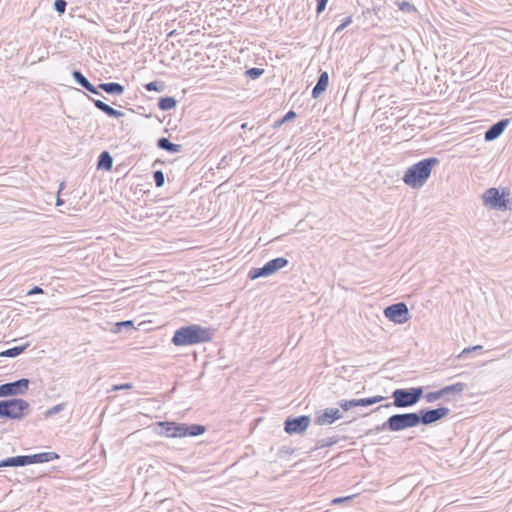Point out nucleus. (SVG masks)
<instances>
[{
    "label": "nucleus",
    "instance_id": "nucleus-1",
    "mask_svg": "<svg viewBox=\"0 0 512 512\" xmlns=\"http://www.w3.org/2000/svg\"><path fill=\"white\" fill-rule=\"evenodd\" d=\"M214 330L198 324H190L178 328L171 339L175 346H190L206 343L212 340Z\"/></svg>",
    "mask_w": 512,
    "mask_h": 512
},
{
    "label": "nucleus",
    "instance_id": "nucleus-2",
    "mask_svg": "<svg viewBox=\"0 0 512 512\" xmlns=\"http://www.w3.org/2000/svg\"><path fill=\"white\" fill-rule=\"evenodd\" d=\"M437 164H439V159L436 157L426 158L413 164L406 170L403 182L411 188L422 187Z\"/></svg>",
    "mask_w": 512,
    "mask_h": 512
},
{
    "label": "nucleus",
    "instance_id": "nucleus-3",
    "mask_svg": "<svg viewBox=\"0 0 512 512\" xmlns=\"http://www.w3.org/2000/svg\"><path fill=\"white\" fill-rule=\"evenodd\" d=\"M161 434L170 438H182L186 436L196 437L205 433L206 427L201 424H186L173 421L158 422Z\"/></svg>",
    "mask_w": 512,
    "mask_h": 512
},
{
    "label": "nucleus",
    "instance_id": "nucleus-4",
    "mask_svg": "<svg viewBox=\"0 0 512 512\" xmlns=\"http://www.w3.org/2000/svg\"><path fill=\"white\" fill-rule=\"evenodd\" d=\"M418 426V416L416 412L400 413L391 415L384 423L377 425L373 431L379 433L382 431L399 432L408 428Z\"/></svg>",
    "mask_w": 512,
    "mask_h": 512
},
{
    "label": "nucleus",
    "instance_id": "nucleus-5",
    "mask_svg": "<svg viewBox=\"0 0 512 512\" xmlns=\"http://www.w3.org/2000/svg\"><path fill=\"white\" fill-rule=\"evenodd\" d=\"M423 387L399 388L392 392L393 403H388L383 407L394 405L397 408L411 407L417 404L423 396ZM382 406L377 407L374 411H378Z\"/></svg>",
    "mask_w": 512,
    "mask_h": 512
},
{
    "label": "nucleus",
    "instance_id": "nucleus-6",
    "mask_svg": "<svg viewBox=\"0 0 512 512\" xmlns=\"http://www.w3.org/2000/svg\"><path fill=\"white\" fill-rule=\"evenodd\" d=\"M30 410L29 403L21 398L0 400V418L22 420Z\"/></svg>",
    "mask_w": 512,
    "mask_h": 512
},
{
    "label": "nucleus",
    "instance_id": "nucleus-7",
    "mask_svg": "<svg viewBox=\"0 0 512 512\" xmlns=\"http://www.w3.org/2000/svg\"><path fill=\"white\" fill-rule=\"evenodd\" d=\"M287 265L288 259L284 257H277L268 261L262 267L252 268L249 271L248 276L252 280L258 279L260 277H268L275 274L276 272H278L280 269L284 268Z\"/></svg>",
    "mask_w": 512,
    "mask_h": 512
},
{
    "label": "nucleus",
    "instance_id": "nucleus-8",
    "mask_svg": "<svg viewBox=\"0 0 512 512\" xmlns=\"http://www.w3.org/2000/svg\"><path fill=\"white\" fill-rule=\"evenodd\" d=\"M384 315L396 324H404L409 319V310L404 302H398L387 306L384 309Z\"/></svg>",
    "mask_w": 512,
    "mask_h": 512
},
{
    "label": "nucleus",
    "instance_id": "nucleus-9",
    "mask_svg": "<svg viewBox=\"0 0 512 512\" xmlns=\"http://www.w3.org/2000/svg\"><path fill=\"white\" fill-rule=\"evenodd\" d=\"M449 413L450 409L448 407H438L435 409H421L419 410V412H416L418 416V425H430L446 417Z\"/></svg>",
    "mask_w": 512,
    "mask_h": 512
},
{
    "label": "nucleus",
    "instance_id": "nucleus-10",
    "mask_svg": "<svg viewBox=\"0 0 512 512\" xmlns=\"http://www.w3.org/2000/svg\"><path fill=\"white\" fill-rule=\"evenodd\" d=\"M483 204L486 207L496 210L507 209V199L503 194H500L497 188H489L482 195Z\"/></svg>",
    "mask_w": 512,
    "mask_h": 512
},
{
    "label": "nucleus",
    "instance_id": "nucleus-11",
    "mask_svg": "<svg viewBox=\"0 0 512 512\" xmlns=\"http://www.w3.org/2000/svg\"><path fill=\"white\" fill-rule=\"evenodd\" d=\"M29 387V380L21 378L14 382H8L0 385V398L22 395Z\"/></svg>",
    "mask_w": 512,
    "mask_h": 512
},
{
    "label": "nucleus",
    "instance_id": "nucleus-12",
    "mask_svg": "<svg viewBox=\"0 0 512 512\" xmlns=\"http://www.w3.org/2000/svg\"><path fill=\"white\" fill-rule=\"evenodd\" d=\"M342 413L337 408H327L323 411L317 413L314 422L317 425L323 426V425H330L334 423L336 420H339L342 418Z\"/></svg>",
    "mask_w": 512,
    "mask_h": 512
},
{
    "label": "nucleus",
    "instance_id": "nucleus-13",
    "mask_svg": "<svg viewBox=\"0 0 512 512\" xmlns=\"http://www.w3.org/2000/svg\"><path fill=\"white\" fill-rule=\"evenodd\" d=\"M509 123V119H501L494 123L485 131L484 139L486 141H493L497 139L504 132Z\"/></svg>",
    "mask_w": 512,
    "mask_h": 512
},
{
    "label": "nucleus",
    "instance_id": "nucleus-14",
    "mask_svg": "<svg viewBox=\"0 0 512 512\" xmlns=\"http://www.w3.org/2000/svg\"><path fill=\"white\" fill-rule=\"evenodd\" d=\"M25 456V464H36V463H46L50 462L54 459H58L59 455L55 452H42L32 455H24Z\"/></svg>",
    "mask_w": 512,
    "mask_h": 512
},
{
    "label": "nucleus",
    "instance_id": "nucleus-15",
    "mask_svg": "<svg viewBox=\"0 0 512 512\" xmlns=\"http://www.w3.org/2000/svg\"><path fill=\"white\" fill-rule=\"evenodd\" d=\"M310 421V417L306 415L290 418V434L304 432L308 428Z\"/></svg>",
    "mask_w": 512,
    "mask_h": 512
},
{
    "label": "nucleus",
    "instance_id": "nucleus-16",
    "mask_svg": "<svg viewBox=\"0 0 512 512\" xmlns=\"http://www.w3.org/2000/svg\"><path fill=\"white\" fill-rule=\"evenodd\" d=\"M72 77L74 81L81 87L85 88L87 91H89L92 94L100 95L98 88L91 84L89 80L82 74L79 70H73L72 71Z\"/></svg>",
    "mask_w": 512,
    "mask_h": 512
},
{
    "label": "nucleus",
    "instance_id": "nucleus-17",
    "mask_svg": "<svg viewBox=\"0 0 512 512\" xmlns=\"http://www.w3.org/2000/svg\"><path fill=\"white\" fill-rule=\"evenodd\" d=\"M329 83V75L326 71L322 72L317 80L316 85L312 89V97L318 98L324 91H326Z\"/></svg>",
    "mask_w": 512,
    "mask_h": 512
},
{
    "label": "nucleus",
    "instance_id": "nucleus-18",
    "mask_svg": "<svg viewBox=\"0 0 512 512\" xmlns=\"http://www.w3.org/2000/svg\"><path fill=\"white\" fill-rule=\"evenodd\" d=\"M91 100L93 101V103H94L96 108H98L100 111H102L103 113H105L109 117L120 118V117L124 116L123 112L114 109L113 107H111L110 105L106 104L102 100L92 99V98H91Z\"/></svg>",
    "mask_w": 512,
    "mask_h": 512
},
{
    "label": "nucleus",
    "instance_id": "nucleus-19",
    "mask_svg": "<svg viewBox=\"0 0 512 512\" xmlns=\"http://www.w3.org/2000/svg\"><path fill=\"white\" fill-rule=\"evenodd\" d=\"M97 88L110 95H122L125 91L124 86L117 82L100 83Z\"/></svg>",
    "mask_w": 512,
    "mask_h": 512
},
{
    "label": "nucleus",
    "instance_id": "nucleus-20",
    "mask_svg": "<svg viewBox=\"0 0 512 512\" xmlns=\"http://www.w3.org/2000/svg\"><path fill=\"white\" fill-rule=\"evenodd\" d=\"M157 147L169 153H179L182 149L180 144L172 143L168 138L161 137L157 140Z\"/></svg>",
    "mask_w": 512,
    "mask_h": 512
},
{
    "label": "nucleus",
    "instance_id": "nucleus-21",
    "mask_svg": "<svg viewBox=\"0 0 512 512\" xmlns=\"http://www.w3.org/2000/svg\"><path fill=\"white\" fill-rule=\"evenodd\" d=\"M113 166V158L108 151H103L100 153L97 161V168L104 170H111Z\"/></svg>",
    "mask_w": 512,
    "mask_h": 512
},
{
    "label": "nucleus",
    "instance_id": "nucleus-22",
    "mask_svg": "<svg viewBox=\"0 0 512 512\" xmlns=\"http://www.w3.org/2000/svg\"><path fill=\"white\" fill-rule=\"evenodd\" d=\"M22 466H26L24 455L9 457V458H6V459L0 461V468H2V467H22Z\"/></svg>",
    "mask_w": 512,
    "mask_h": 512
},
{
    "label": "nucleus",
    "instance_id": "nucleus-23",
    "mask_svg": "<svg viewBox=\"0 0 512 512\" xmlns=\"http://www.w3.org/2000/svg\"><path fill=\"white\" fill-rule=\"evenodd\" d=\"M466 388V384L462 382H457L452 385L445 386L441 388V392L443 397L451 394H461Z\"/></svg>",
    "mask_w": 512,
    "mask_h": 512
},
{
    "label": "nucleus",
    "instance_id": "nucleus-24",
    "mask_svg": "<svg viewBox=\"0 0 512 512\" xmlns=\"http://www.w3.org/2000/svg\"><path fill=\"white\" fill-rule=\"evenodd\" d=\"M177 100L171 96L161 97L158 101V108L162 111H168L175 108Z\"/></svg>",
    "mask_w": 512,
    "mask_h": 512
},
{
    "label": "nucleus",
    "instance_id": "nucleus-25",
    "mask_svg": "<svg viewBox=\"0 0 512 512\" xmlns=\"http://www.w3.org/2000/svg\"><path fill=\"white\" fill-rule=\"evenodd\" d=\"M384 400V397L381 395L368 397V398H362V399H355V405L356 407L362 406L367 407L376 403H379Z\"/></svg>",
    "mask_w": 512,
    "mask_h": 512
},
{
    "label": "nucleus",
    "instance_id": "nucleus-26",
    "mask_svg": "<svg viewBox=\"0 0 512 512\" xmlns=\"http://www.w3.org/2000/svg\"><path fill=\"white\" fill-rule=\"evenodd\" d=\"M29 346L28 343L24 344V345H21V346H14L12 348H9L3 352L0 353V356H3V357H10V358H13V357H16L18 355H20L22 352L25 351V349Z\"/></svg>",
    "mask_w": 512,
    "mask_h": 512
},
{
    "label": "nucleus",
    "instance_id": "nucleus-27",
    "mask_svg": "<svg viewBox=\"0 0 512 512\" xmlns=\"http://www.w3.org/2000/svg\"><path fill=\"white\" fill-rule=\"evenodd\" d=\"M66 408V403L57 404L49 409H47L44 413L45 418L52 417L60 412H62Z\"/></svg>",
    "mask_w": 512,
    "mask_h": 512
},
{
    "label": "nucleus",
    "instance_id": "nucleus-28",
    "mask_svg": "<svg viewBox=\"0 0 512 512\" xmlns=\"http://www.w3.org/2000/svg\"><path fill=\"white\" fill-rule=\"evenodd\" d=\"M144 88L147 91H157L162 92L165 88V85L163 82L160 81H152L144 85Z\"/></svg>",
    "mask_w": 512,
    "mask_h": 512
},
{
    "label": "nucleus",
    "instance_id": "nucleus-29",
    "mask_svg": "<svg viewBox=\"0 0 512 512\" xmlns=\"http://www.w3.org/2000/svg\"><path fill=\"white\" fill-rule=\"evenodd\" d=\"M338 437L337 436H333V437H328V438H323V439H320L317 443L318 447L320 448H324V447H330L334 444H336L338 442Z\"/></svg>",
    "mask_w": 512,
    "mask_h": 512
},
{
    "label": "nucleus",
    "instance_id": "nucleus-30",
    "mask_svg": "<svg viewBox=\"0 0 512 512\" xmlns=\"http://www.w3.org/2000/svg\"><path fill=\"white\" fill-rule=\"evenodd\" d=\"M153 179L156 187H162L164 185L165 176L161 170H156L153 172Z\"/></svg>",
    "mask_w": 512,
    "mask_h": 512
},
{
    "label": "nucleus",
    "instance_id": "nucleus-31",
    "mask_svg": "<svg viewBox=\"0 0 512 512\" xmlns=\"http://www.w3.org/2000/svg\"><path fill=\"white\" fill-rule=\"evenodd\" d=\"M264 73V69L253 67L246 71V75L251 79H257Z\"/></svg>",
    "mask_w": 512,
    "mask_h": 512
},
{
    "label": "nucleus",
    "instance_id": "nucleus-32",
    "mask_svg": "<svg viewBox=\"0 0 512 512\" xmlns=\"http://www.w3.org/2000/svg\"><path fill=\"white\" fill-rule=\"evenodd\" d=\"M443 397V394L441 392V389L438 390V391H434V392H429L425 395V400L428 402V403H433L435 401H437L438 399L442 398Z\"/></svg>",
    "mask_w": 512,
    "mask_h": 512
},
{
    "label": "nucleus",
    "instance_id": "nucleus-33",
    "mask_svg": "<svg viewBox=\"0 0 512 512\" xmlns=\"http://www.w3.org/2000/svg\"><path fill=\"white\" fill-rule=\"evenodd\" d=\"M53 6L56 12L63 14L66 10L67 2L65 0H55Z\"/></svg>",
    "mask_w": 512,
    "mask_h": 512
},
{
    "label": "nucleus",
    "instance_id": "nucleus-34",
    "mask_svg": "<svg viewBox=\"0 0 512 512\" xmlns=\"http://www.w3.org/2000/svg\"><path fill=\"white\" fill-rule=\"evenodd\" d=\"M115 332H121L122 329H132L133 328V322L130 320L118 322L115 324Z\"/></svg>",
    "mask_w": 512,
    "mask_h": 512
},
{
    "label": "nucleus",
    "instance_id": "nucleus-35",
    "mask_svg": "<svg viewBox=\"0 0 512 512\" xmlns=\"http://www.w3.org/2000/svg\"><path fill=\"white\" fill-rule=\"evenodd\" d=\"M483 349V346L481 345H476V346H473V347H469V348H465L459 355H458V358L459 359H464L466 358V356L471 353L472 351H480Z\"/></svg>",
    "mask_w": 512,
    "mask_h": 512
},
{
    "label": "nucleus",
    "instance_id": "nucleus-36",
    "mask_svg": "<svg viewBox=\"0 0 512 512\" xmlns=\"http://www.w3.org/2000/svg\"><path fill=\"white\" fill-rule=\"evenodd\" d=\"M339 406L344 410V411H348L354 407H356L355 405V399H351V400H341L339 402Z\"/></svg>",
    "mask_w": 512,
    "mask_h": 512
},
{
    "label": "nucleus",
    "instance_id": "nucleus-37",
    "mask_svg": "<svg viewBox=\"0 0 512 512\" xmlns=\"http://www.w3.org/2000/svg\"><path fill=\"white\" fill-rule=\"evenodd\" d=\"M352 23V17L348 16L346 17L343 22L336 28L335 33H340L343 31L347 26H349Z\"/></svg>",
    "mask_w": 512,
    "mask_h": 512
},
{
    "label": "nucleus",
    "instance_id": "nucleus-38",
    "mask_svg": "<svg viewBox=\"0 0 512 512\" xmlns=\"http://www.w3.org/2000/svg\"><path fill=\"white\" fill-rule=\"evenodd\" d=\"M328 1L329 0H316V2H317V5H316V12H317V14H320V13H322L325 10Z\"/></svg>",
    "mask_w": 512,
    "mask_h": 512
},
{
    "label": "nucleus",
    "instance_id": "nucleus-39",
    "mask_svg": "<svg viewBox=\"0 0 512 512\" xmlns=\"http://www.w3.org/2000/svg\"><path fill=\"white\" fill-rule=\"evenodd\" d=\"M399 9L405 12H411L415 10L414 6L406 1L399 3Z\"/></svg>",
    "mask_w": 512,
    "mask_h": 512
},
{
    "label": "nucleus",
    "instance_id": "nucleus-40",
    "mask_svg": "<svg viewBox=\"0 0 512 512\" xmlns=\"http://www.w3.org/2000/svg\"><path fill=\"white\" fill-rule=\"evenodd\" d=\"M351 500H352V496L337 497V498L332 499L331 504L337 505V504H340L342 502H349Z\"/></svg>",
    "mask_w": 512,
    "mask_h": 512
},
{
    "label": "nucleus",
    "instance_id": "nucleus-41",
    "mask_svg": "<svg viewBox=\"0 0 512 512\" xmlns=\"http://www.w3.org/2000/svg\"><path fill=\"white\" fill-rule=\"evenodd\" d=\"M131 388H132L131 383H124V384H120V385H114L112 390L118 391V390H125V389H131Z\"/></svg>",
    "mask_w": 512,
    "mask_h": 512
},
{
    "label": "nucleus",
    "instance_id": "nucleus-42",
    "mask_svg": "<svg viewBox=\"0 0 512 512\" xmlns=\"http://www.w3.org/2000/svg\"><path fill=\"white\" fill-rule=\"evenodd\" d=\"M287 122H288V113H286L285 115H283V116H282V118H281V119H279L278 121H276V122L274 123V127H275V128H277V127H279V126H281V125H283V124H285V123H287Z\"/></svg>",
    "mask_w": 512,
    "mask_h": 512
},
{
    "label": "nucleus",
    "instance_id": "nucleus-43",
    "mask_svg": "<svg viewBox=\"0 0 512 512\" xmlns=\"http://www.w3.org/2000/svg\"><path fill=\"white\" fill-rule=\"evenodd\" d=\"M44 291L39 286H34L32 289H30L27 293V295H34V294H43Z\"/></svg>",
    "mask_w": 512,
    "mask_h": 512
},
{
    "label": "nucleus",
    "instance_id": "nucleus-44",
    "mask_svg": "<svg viewBox=\"0 0 512 512\" xmlns=\"http://www.w3.org/2000/svg\"><path fill=\"white\" fill-rule=\"evenodd\" d=\"M288 428H289V425H288V418H286L283 422V429L286 433H288Z\"/></svg>",
    "mask_w": 512,
    "mask_h": 512
},
{
    "label": "nucleus",
    "instance_id": "nucleus-45",
    "mask_svg": "<svg viewBox=\"0 0 512 512\" xmlns=\"http://www.w3.org/2000/svg\"><path fill=\"white\" fill-rule=\"evenodd\" d=\"M296 118V113L293 110H290V121Z\"/></svg>",
    "mask_w": 512,
    "mask_h": 512
},
{
    "label": "nucleus",
    "instance_id": "nucleus-46",
    "mask_svg": "<svg viewBox=\"0 0 512 512\" xmlns=\"http://www.w3.org/2000/svg\"><path fill=\"white\" fill-rule=\"evenodd\" d=\"M64 202L62 199H60L59 197L57 198V201H56V206H60L62 205Z\"/></svg>",
    "mask_w": 512,
    "mask_h": 512
},
{
    "label": "nucleus",
    "instance_id": "nucleus-47",
    "mask_svg": "<svg viewBox=\"0 0 512 512\" xmlns=\"http://www.w3.org/2000/svg\"><path fill=\"white\" fill-rule=\"evenodd\" d=\"M247 125H248L247 123H243V124L241 125V128H242V129H246V128H247Z\"/></svg>",
    "mask_w": 512,
    "mask_h": 512
}]
</instances>
